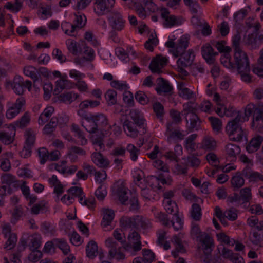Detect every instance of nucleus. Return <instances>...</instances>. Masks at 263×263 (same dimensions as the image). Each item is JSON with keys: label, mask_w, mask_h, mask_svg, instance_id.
<instances>
[{"label": "nucleus", "mask_w": 263, "mask_h": 263, "mask_svg": "<svg viewBox=\"0 0 263 263\" xmlns=\"http://www.w3.org/2000/svg\"><path fill=\"white\" fill-rule=\"evenodd\" d=\"M244 118H241V115L238 114L236 117L228 122L226 130L231 140L235 141H240L243 137L246 135V131L243 130L240 125V122H243Z\"/></svg>", "instance_id": "obj_1"}, {"label": "nucleus", "mask_w": 263, "mask_h": 263, "mask_svg": "<svg viewBox=\"0 0 263 263\" xmlns=\"http://www.w3.org/2000/svg\"><path fill=\"white\" fill-rule=\"evenodd\" d=\"M191 235L193 238H196L202 243V249L204 253L208 254L212 252L214 247L212 239L206 233H202L198 225L192 227Z\"/></svg>", "instance_id": "obj_2"}, {"label": "nucleus", "mask_w": 263, "mask_h": 263, "mask_svg": "<svg viewBox=\"0 0 263 263\" xmlns=\"http://www.w3.org/2000/svg\"><path fill=\"white\" fill-rule=\"evenodd\" d=\"M179 56L180 57L177 61V70L183 76H187L189 73L184 68L192 66L195 55L193 50H189Z\"/></svg>", "instance_id": "obj_3"}, {"label": "nucleus", "mask_w": 263, "mask_h": 263, "mask_svg": "<svg viewBox=\"0 0 263 263\" xmlns=\"http://www.w3.org/2000/svg\"><path fill=\"white\" fill-rule=\"evenodd\" d=\"M235 69L238 72H250V67L249 58L247 54L242 50L235 51L234 53Z\"/></svg>", "instance_id": "obj_4"}, {"label": "nucleus", "mask_w": 263, "mask_h": 263, "mask_svg": "<svg viewBox=\"0 0 263 263\" xmlns=\"http://www.w3.org/2000/svg\"><path fill=\"white\" fill-rule=\"evenodd\" d=\"M253 114L252 125L254 126L256 122L260 120L263 121V106H256L252 103L249 104L246 107L245 111V117L248 120V118Z\"/></svg>", "instance_id": "obj_5"}, {"label": "nucleus", "mask_w": 263, "mask_h": 263, "mask_svg": "<svg viewBox=\"0 0 263 263\" xmlns=\"http://www.w3.org/2000/svg\"><path fill=\"white\" fill-rule=\"evenodd\" d=\"M115 0H96L94 11L98 15H104L113 7Z\"/></svg>", "instance_id": "obj_6"}, {"label": "nucleus", "mask_w": 263, "mask_h": 263, "mask_svg": "<svg viewBox=\"0 0 263 263\" xmlns=\"http://www.w3.org/2000/svg\"><path fill=\"white\" fill-rule=\"evenodd\" d=\"M112 29L115 31H121L124 27L125 21L118 11H112L108 18Z\"/></svg>", "instance_id": "obj_7"}, {"label": "nucleus", "mask_w": 263, "mask_h": 263, "mask_svg": "<svg viewBox=\"0 0 263 263\" xmlns=\"http://www.w3.org/2000/svg\"><path fill=\"white\" fill-rule=\"evenodd\" d=\"M161 16L164 22L163 25L166 27H171L176 25H181V18H177L175 15H171L169 11L166 8H163L161 10Z\"/></svg>", "instance_id": "obj_8"}, {"label": "nucleus", "mask_w": 263, "mask_h": 263, "mask_svg": "<svg viewBox=\"0 0 263 263\" xmlns=\"http://www.w3.org/2000/svg\"><path fill=\"white\" fill-rule=\"evenodd\" d=\"M157 87L155 88L157 93L160 95H171L173 93V86L169 82L160 77L157 79Z\"/></svg>", "instance_id": "obj_9"}, {"label": "nucleus", "mask_w": 263, "mask_h": 263, "mask_svg": "<svg viewBox=\"0 0 263 263\" xmlns=\"http://www.w3.org/2000/svg\"><path fill=\"white\" fill-rule=\"evenodd\" d=\"M140 238L141 237L139 234L135 231H133L128 237L130 244H127L124 246V249L126 251H129L131 249H133L135 252L140 251L142 248Z\"/></svg>", "instance_id": "obj_10"}, {"label": "nucleus", "mask_w": 263, "mask_h": 263, "mask_svg": "<svg viewBox=\"0 0 263 263\" xmlns=\"http://www.w3.org/2000/svg\"><path fill=\"white\" fill-rule=\"evenodd\" d=\"M185 118L188 133L198 131L201 128L202 121L197 114H191Z\"/></svg>", "instance_id": "obj_11"}, {"label": "nucleus", "mask_w": 263, "mask_h": 263, "mask_svg": "<svg viewBox=\"0 0 263 263\" xmlns=\"http://www.w3.org/2000/svg\"><path fill=\"white\" fill-rule=\"evenodd\" d=\"M167 60L166 58L161 55H157L151 61L149 68L154 73L159 74L162 72V69L167 64Z\"/></svg>", "instance_id": "obj_12"}, {"label": "nucleus", "mask_w": 263, "mask_h": 263, "mask_svg": "<svg viewBox=\"0 0 263 263\" xmlns=\"http://www.w3.org/2000/svg\"><path fill=\"white\" fill-rule=\"evenodd\" d=\"M24 72L27 76L30 77L33 81V86L35 88H39L42 86V79L40 75L37 74V70L33 66H27L24 68Z\"/></svg>", "instance_id": "obj_13"}, {"label": "nucleus", "mask_w": 263, "mask_h": 263, "mask_svg": "<svg viewBox=\"0 0 263 263\" xmlns=\"http://www.w3.org/2000/svg\"><path fill=\"white\" fill-rule=\"evenodd\" d=\"M242 176L248 179L249 182L263 181V175L254 171L251 167L247 166L242 171Z\"/></svg>", "instance_id": "obj_14"}, {"label": "nucleus", "mask_w": 263, "mask_h": 263, "mask_svg": "<svg viewBox=\"0 0 263 263\" xmlns=\"http://www.w3.org/2000/svg\"><path fill=\"white\" fill-rule=\"evenodd\" d=\"M189 39L187 37L182 36L178 41V44L175 46V48L174 50H171L173 54L178 57L181 54L185 53V50L188 47Z\"/></svg>", "instance_id": "obj_15"}, {"label": "nucleus", "mask_w": 263, "mask_h": 263, "mask_svg": "<svg viewBox=\"0 0 263 263\" xmlns=\"http://www.w3.org/2000/svg\"><path fill=\"white\" fill-rule=\"evenodd\" d=\"M201 52L203 58L208 63L212 64L214 63V57L218 54V53L214 52L213 48L210 44L203 46L201 48Z\"/></svg>", "instance_id": "obj_16"}, {"label": "nucleus", "mask_w": 263, "mask_h": 263, "mask_svg": "<svg viewBox=\"0 0 263 263\" xmlns=\"http://www.w3.org/2000/svg\"><path fill=\"white\" fill-rule=\"evenodd\" d=\"M263 142V137L261 135L255 136L250 141L246 146V150L249 153L256 152L260 147Z\"/></svg>", "instance_id": "obj_17"}, {"label": "nucleus", "mask_w": 263, "mask_h": 263, "mask_svg": "<svg viewBox=\"0 0 263 263\" xmlns=\"http://www.w3.org/2000/svg\"><path fill=\"white\" fill-rule=\"evenodd\" d=\"M91 159L93 162L100 167L106 168L109 165V160L99 152L93 153L91 155Z\"/></svg>", "instance_id": "obj_18"}, {"label": "nucleus", "mask_w": 263, "mask_h": 263, "mask_svg": "<svg viewBox=\"0 0 263 263\" xmlns=\"http://www.w3.org/2000/svg\"><path fill=\"white\" fill-rule=\"evenodd\" d=\"M81 125L89 133H95L98 130L92 114H90L88 119L82 121Z\"/></svg>", "instance_id": "obj_19"}, {"label": "nucleus", "mask_w": 263, "mask_h": 263, "mask_svg": "<svg viewBox=\"0 0 263 263\" xmlns=\"http://www.w3.org/2000/svg\"><path fill=\"white\" fill-rule=\"evenodd\" d=\"M11 87L16 94L22 95L24 93V85L23 78L20 76H16L11 84Z\"/></svg>", "instance_id": "obj_20"}, {"label": "nucleus", "mask_w": 263, "mask_h": 263, "mask_svg": "<svg viewBox=\"0 0 263 263\" xmlns=\"http://www.w3.org/2000/svg\"><path fill=\"white\" fill-rule=\"evenodd\" d=\"M117 194L119 201L124 204L128 201L130 193L128 190L123 184H121L118 186Z\"/></svg>", "instance_id": "obj_21"}, {"label": "nucleus", "mask_w": 263, "mask_h": 263, "mask_svg": "<svg viewBox=\"0 0 263 263\" xmlns=\"http://www.w3.org/2000/svg\"><path fill=\"white\" fill-rule=\"evenodd\" d=\"M129 115L134 122V123L139 127L144 129V120L140 111L136 109H133L130 110Z\"/></svg>", "instance_id": "obj_22"}, {"label": "nucleus", "mask_w": 263, "mask_h": 263, "mask_svg": "<svg viewBox=\"0 0 263 263\" xmlns=\"http://www.w3.org/2000/svg\"><path fill=\"white\" fill-rule=\"evenodd\" d=\"M124 129L128 136L136 137L138 136V131L136 128L135 124L128 120H126L123 124Z\"/></svg>", "instance_id": "obj_23"}, {"label": "nucleus", "mask_w": 263, "mask_h": 263, "mask_svg": "<svg viewBox=\"0 0 263 263\" xmlns=\"http://www.w3.org/2000/svg\"><path fill=\"white\" fill-rule=\"evenodd\" d=\"M240 151L239 146L236 144L229 143L226 146V154L232 160L236 159V156L240 154Z\"/></svg>", "instance_id": "obj_24"}, {"label": "nucleus", "mask_w": 263, "mask_h": 263, "mask_svg": "<svg viewBox=\"0 0 263 263\" xmlns=\"http://www.w3.org/2000/svg\"><path fill=\"white\" fill-rule=\"evenodd\" d=\"M93 119L96 123L98 129H102L108 124V121L106 116L103 114L100 113L97 115H92Z\"/></svg>", "instance_id": "obj_25"}, {"label": "nucleus", "mask_w": 263, "mask_h": 263, "mask_svg": "<svg viewBox=\"0 0 263 263\" xmlns=\"http://www.w3.org/2000/svg\"><path fill=\"white\" fill-rule=\"evenodd\" d=\"M103 217L101 225L105 228L111 223L114 218L115 213L114 211L111 209H103Z\"/></svg>", "instance_id": "obj_26"}, {"label": "nucleus", "mask_w": 263, "mask_h": 263, "mask_svg": "<svg viewBox=\"0 0 263 263\" xmlns=\"http://www.w3.org/2000/svg\"><path fill=\"white\" fill-rule=\"evenodd\" d=\"M76 24H72L71 26L70 32L73 33L75 31L76 28L81 29L83 27L86 23V17L84 14H74Z\"/></svg>", "instance_id": "obj_27"}, {"label": "nucleus", "mask_w": 263, "mask_h": 263, "mask_svg": "<svg viewBox=\"0 0 263 263\" xmlns=\"http://www.w3.org/2000/svg\"><path fill=\"white\" fill-rule=\"evenodd\" d=\"M105 244L107 247L110 248L109 251V255L111 258H114L118 252V249L119 251L120 247H118V243L115 241L112 238H108L105 241Z\"/></svg>", "instance_id": "obj_28"}, {"label": "nucleus", "mask_w": 263, "mask_h": 263, "mask_svg": "<svg viewBox=\"0 0 263 263\" xmlns=\"http://www.w3.org/2000/svg\"><path fill=\"white\" fill-rule=\"evenodd\" d=\"M25 145L33 147L35 141V134L31 128H27L25 132Z\"/></svg>", "instance_id": "obj_29"}, {"label": "nucleus", "mask_w": 263, "mask_h": 263, "mask_svg": "<svg viewBox=\"0 0 263 263\" xmlns=\"http://www.w3.org/2000/svg\"><path fill=\"white\" fill-rule=\"evenodd\" d=\"M87 256L90 258H93L98 254V246L93 240L90 241L86 248Z\"/></svg>", "instance_id": "obj_30"}, {"label": "nucleus", "mask_w": 263, "mask_h": 263, "mask_svg": "<svg viewBox=\"0 0 263 263\" xmlns=\"http://www.w3.org/2000/svg\"><path fill=\"white\" fill-rule=\"evenodd\" d=\"M136 228L140 226L143 229H147L151 227L150 221L141 215L135 216Z\"/></svg>", "instance_id": "obj_31"}, {"label": "nucleus", "mask_w": 263, "mask_h": 263, "mask_svg": "<svg viewBox=\"0 0 263 263\" xmlns=\"http://www.w3.org/2000/svg\"><path fill=\"white\" fill-rule=\"evenodd\" d=\"M120 224L122 228H136L135 216L134 217H122L120 219Z\"/></svg>", "instance_id": "obj_32"}, {"label": "nucleus", "mask_w": 263, "mask_h": 263, "mask_svg": "<svg viewBox=\"0 0 263 263\" xmlns=\"http://www.w3.org/2000/svg\"><path fill=\"white\" fill-rule=\"evenodd\" d=\"M216 147V141L212 137L206 136L204 138L202 142V147L204 149L213 151Z\"/></svg>", "instance_id": "obj_33"}, {"label": "nucleus", "mask_w": 263, "mask_h": 263, "mask_svg": "<svg viewBox=\"0 0 263 263\" xmlns=\"http://www.w3.org/2000/svg\"><path fill=\"white\" fill-rule=\"evenodd\" d=\"M58 124V119L53 117L49 123L46 124L43 128V133L45 135H51L55 130Z\"/></svg>", "instance_id": "obj_34"}, {"label": "nucleus", "mask_w": 263, "mask_h": 263, "mask_svg": "<svg viewBox=\"0 0 263 263\" xmlns=\"http://www.w3.org/2000/svg\"><path fill=\"white\" fill-rule=\"evenodd\" d=\"M231 183L234 188L239 189L245 183V180L242 173L237 172L235 175L232 177Z\"/></svg>", "instance_id": "obj_35"}, {"label": "nucleus", "mask_w": 263, "mask_h": 263, "mask_svg": "<svg viewBox=\"0 0 263 263\" xmlns=\"http://www.w3.org/2000/svg\"><path fill=\"white\" fill-rule=\"evenodd\" d=\"M239 197L241 204L249 202L252 199L250 189L249 187L242 189L240 191Z\"/></svg>", "instance_id": "obj_36"}, {"label": "nucleus", "mask_w": 263, "mask_h": 263, "mask_svg": "<svg viewBox=\"0 0 263 263\" xmlns=\"http://www.w3.org/2000/svg\"><path fill=\"white\" fill-rule=\"evenodd\" d=\"M79 97V95L73 93L72 92H68L64 93L60 95L59 100L65 103L70 104L73 100H75Z\"/></svg>", "instance_id": "obj_37"}, {"label": "nucleus", "mask_w": 263, "mask_h": 263, "mask_svg": "<svg viewBox=\"0 0 263 263\" xmlns=\"http://www.w3.org/2000/svg\"><path fill=\"white\" fill-rule=\"evenodd\" d=\"M30 117L28 112L24 113L21 119L15 123V126L20 128H24L30 123Z\"/></svg>", "instance_id": "obj_38"}, {"label": "nucleus", "mask_w": 263, "mask_h": 263, "mask_svg": "<svg viewBox=\"0 0 263 263\" xmlns=\"http://www.w3.org/2000/svg\"><path fill=\"white\" fill-rule=\"evenodd\" d=\"M153 109L157 118L162 120L164 115V109L163 105L159 102H155L153 105Z\"/></svg>", "instance_id": "obj_39"}, {"label": "nucleus", "mask_w": 263, "mask_h": 263, "mask_svg": "<svg viewBox=\"0 0 263 263\" xmlns=\"http://www.w3.org/2000/svg\"><path fill=\"white\" fill-rule=\"evenodd\" d=\"M187 166L192 167H198L201 163V161L196 156L194 155L188 156L186 158L184 159Z\"/></svg>", "instance_id": "obj_40"}, {"label": "nucleus", "mask_w": 263, "mask_h": 263, "mask_svg": "<svg viewBox=\"0 0 263 263\" xmlns=\"http://www.w3.org/2000/svg\"><path fill=\"white\" fill-rule=\"evenodd\" d=\"M222 64L226 67L234 71L235 70V65L231 61V57L229 52L225 53L220 59Z\"/></svg>", "instance_id": "obj_41"}, {"label": "nucleus", "mask_w": 263, "mask_h": 263, "mask_svg": "<svg viewBox=\"0 0 263 263\" xmlns=\"http://www.w3.org/2000/svg\"><path fill=\"white\" fill-rule=\"evenodd\" d=\"M193 103L191 101L183 104V109L182 111V114L185 118L190 116L189 115L191 114H196L195 113L196 109L193 106Z\"/></svg>", "instance_id": "obj_42"}, {"label": "nucleus", "mask_w": 263, "mask_h": 263, "mask_svg": "<svg viewBox=\"0 0 263 263\" xmlns=\"http://www.w3.org/2000/svg\"><path fill=\"white\" fill-rule=\"evenodd\" d=\"M141 189V195L144 198L148 201L154 199L155 191L153 189L143 186Z\"/></svg>", "instance_id": "obj_43"}, {"label": "nucleus", "mask_w": 263, "mask_h": 263, "mask_svg": "<svg viewBox=\"0 0 263 263\" xmlns=\"http://www.w3.org/2000/svg\"><path fill=\"white\" fill-rule=\"evenodd\" d=\"M117 92L113 89H109L106 92L105 97L108 105H113L117 103Z\"/></svg>", "instance_id": "obj_44"}, {"label": "nucleus", "mask_w": 263, "mask_h": 263, "mask_svg": "<svg viewBox=\"0 0 263 263\" xmlns=\"http://www.w3.org/2000/svg\"><path fill=\"white\" fill-rule=\"evenodd\" d=\"M201 208L197 203H194L192 206L191 216L196 221H199L201 217Z\"/></svg>", "instance_id": "obj_45"}, {"label": "nucleus", "mask_w": 263, "mask_h": 263, "mask_svg": "<svg viewBox=\"0 0 263 263\" xmlns=\"http://www.w3.org/2000/svg\"><path fill=\"white\" fill-rule=\"evenodd\" d=\"M22 2L20 0H15L14 4L11 2H7L5 6V8L9 9L13 12H18L22 8Z\"/></svg>", "instance_id": "obj_46"}, {"label": "nucleus", "mask_w": 263, "mask_h": 263, "mask_svg": "<svg viewBox=\"0 0 263 263\" xmlns=\"http://www.w3.org/2000/svg\"><path fill=\"white\" fill-rule=\"evenodd\" d=\"M226 42L224 41L214 42L212 44L220 52L227 53L231 51L230 47L226 46Z\"/></svg>", "instance_id": "obj_47"}, {"label": "nucleus", "mask_w": 263, "mask_h": 263, "mask_svg": "<svg viewBox=\"0 0 263 263\" xmlns=\"http://www.w3.org/2000/svg\"><path fill=\"white\" fill-rule=\"evenodd\" d=\"M126 149L130 153L131 160L133 161H135L138 158L140 150L132 144H129L127 145Z\"/></svg>", "instance_id": "obj_48"}, {"label": "nucleus", "mask_w": 263, "mask_h": 263, "mask_svg": "<svg viewBox=\"0 0 263 263\" xmlns=\"http://www.w3.org/2000/svg\"><path fill=\"white\" fill-rule=\"evenodd\" d=\"M30 243L29 245L30 249L32 251L36 250L41 245V238L37 235H33L29 238Z\"/></svg>", "instance_id": "obj_49"}, {"label": "nucleus", "mask_w": 263, "mask_h": 263, "mask_svg": "<svg viewBox=\"0 0 263 263\" xmlns=\"http://www.w3.org/2000/svg\"><path fill=\"white\" fill-rule=\"evenodd\" d=\"M135 99L142 105H146L149 102L148 98L143 91L137 92L135 93Z\"/></svg>", "instance_id": "obj_50"}, {"label": "nucleus", "mask_w": 263, "mask_h": 263, "mask_svg": "<svg viewBox=\"0 0 263 263\" xmlns=\"http://www.w3.org/2000/svg\"><path fill=\"white\" fill-rule=\"evenodd\" d=\"M134 9L137 12L138 16L144 19L146 17V12L145 8L143 7L142 5L139 3L136 2L134 4Z\"/></svg>", "instance_id": "obj_51"}, {"label": "nucleus", "mask_w": 263, "mask_h": 263, "mask_svg": "<svg viewBox=\"0 0 263 263\" xmlns=\"http://www.w3.org/2000/svg\"><path fill=\"white\" fill-rule=\"evenodd\" d=\"M1 181L5 185H10L16 181L15 178L10 174L5 173L1 176Z\"/></svg>", "instance_id": "obj_52"}, {"label": "nucleus", "mask_w": 263, "mask_h": 263, "mask_svg": "<svg viewBox=\"0 0 263 263\" xmlns=\"http://www.w3.org/2000/svg\"><path fill=\"white\" fill-rule=\"evenodd\" d=\"M38 155L40 158V163L44 164L48 160L49 153L46 148L41 147L38 149Z\"/></svg>", "instance_id": "obj_53"}, {"label": "nucleus", "mask_w": 263, "mask_h": 263, "mask_svg": "<svg viewBox=\"0 0 263 263\" xmlns=\"http://www.w3.org/2000/svg\"><path fill=\"white\" fill-rule=\"evenodd\" d=\"M143 260L146 263H152L155 258V254L149 249L143 250Z\"/></svg>", "instance_id": "obj_54"}, {"label": "nucleus", "mask_w": 263, "mask_h": 263, "mask_svg": "<svg viewBox=\"0 0 263 263\" xmlns=\"http://www.w3.org/2000/svg\"><path fill=\"white\" fill-rule=\"evenodd\" d=\"M151 38L149 37L148 39V40L145 43L144 46L146 49L149 50L151 51H153L154 50L153 46H156L157 44L158 40L156 37V35L154 36L153 34H151Z\"/></svg>", "instance_id": "obj_55"}, {"label": "nucleus", "mask_w": 263, "mask_h": 263, "mask_svg": "<svg viewBox=\"0 0 263 263\" xmlns=\"http://www.w3.org/2000/svg\"><path fill=\"white\" fill-rule=\"evenodd\" d=\"M8 239L5 244V248L8 250L13 249L16 245L17 242V236L15 234H10L8 236Z\"/></svg>", "instance_id": "obj_56"}, {"label": "nucleus", "mask_w": 263, "mask_h": 263, "mask_svg": "<svg viewBox=\"0 0 263 263\" xmlns=\"http://www.w3.org/2000/svg\"><path fill=\"white\" fill-rule=\"evenodd\" d=\"M95 194L96 198L99 200H103L107 195V191L105 186L101 185L98 187Z\"/></svg>", "instance_id": "obj_57"}, {"label": "nucleus", "mask_w": 263, "mask_h": 263, "mask_svg": "<svg viewBox=\"0 0 263 263\" xmlns=\"http://www.w3.org/2000/svg\"><path fill=\"white\" fill-rule=\"evenodd\" d=\"M248 45L251 46L252 48L255 49L258 47L257 40V34L252 33L248 35L246 41Z\"/></svg>", "instance_id": "obj_58"}, {"label": "nucleus", "mask_w": 263, "mask_h": 263, "mask_svg": "<svg viewBox=\"0 0 263 263\" xmlns=\"http://www.w3.org/2000/svg\"><path fill=\"white\" fill-rule=\"evenodd\" d=\"M240 34L239 32H237V33L233 37L232 39L233 47L234 48L235 52L242 50L240 47Z\"/></svg>", "instance_id": "obj_59"}, {"label": "nucleus", "mask_w": 263, "mask_h": 263, "mask_svg": "<svg viewBox=\"0 0 263 263\" xmlns=\"http://www.w3.org/2000/svg\"><path fill=\"white\" fill-rule=\"evenodd\" d=\"M55 242L59 243L58 247L62 251L65 255L67 254L70 251V248L68 244L63 239H54Z\"/></svg>", "instance_id": "obj_60"}, {"label": "nucleus", "mask_w": 263, "mask_h": 263, "mask_svg": "<svg viewBox=\"0 0 263 263\" xmlns=\"http://www.w3.org/2000/svg\"><path fill=\"white\" fill-rule=\"evenodd\" d=\"M86 154V151L82 148L72 146L69 148L67 155L70 156L73 154H77L80 156H85Z\"/></svg>", "instance_id": "obj_61"}, {"label": "nucleus", "mask_w": 263, "mask_h": 263, "mask_svg": "<svg viewBox=\"0 0 263 263\" xmlns=\"http://www.w3.org/2000/svg\"><path fill=\"white\" fill-rule=\"evenodd\" d=\"M177 138L179 140H182L184 138V135H183L180 130L174 129V131H172L168 133L167 136V141L170 142L172 139Z\"/></svg>", "instance_id": "obj_62"}, {"label": "nucleus", "mask_w": 263, "mask_h": 263, "mask_svg": "<svg viewBox=\"0 0 263 263\" xmlns=\"http://www.w3.org/2000/svg\"><path fill=\"white\" fill-rule=\"evenodd\" d=\"M205 257L203 259L204 263H220L221 260L219 255H214L212 258L211 257V252L208 254L204 253Z\"/></svg>", "instance_id": "obj_63"}, {"label": "nucleus", "mask_w": 263, "mask_h": 263, "mask_svg": "<svg viewBox=\"0 0 263 263\" xmlns=\"http://www.w3.org/2000/svg\"><path fill=\"white\" fill-rule=\"evenodd\" d=\"M100 103V102L97 100L94 101L87 100L82 102L79 105V107L87 108L88 107H90L91 108H93L99 105Z\"/></svg>", "instance_id": "obj_64"}]
</instances>
